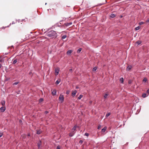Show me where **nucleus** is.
I'll return each instance as SVG.
<instances>
[{
	"label": "nucleus",
	"mask_w": 149,
	"mask_h": 149,
	"mask_svg": "<svg viewBox=\"0 0 149 149\" xmlns=\"http://www.w3.org/2000/svg\"><path fill=\"white\" fill-rule=\"evenodd\" d=\"M140 28V26H138L136 27L135 29V30H139Z\"/></svg>",
	"instance_id": "aec40b11"
},
{
	"label": "nucleus",
	"mask_w": 149,
	"mask_h": 149,
	"mask_svg": "<svg viewBox=\"0 0 149 149\" xmlns=\"http://www.w3.org/2000/svg\"><path fill=\"white\" fill-rule=\"evenodd\" d=\"M83 96V95H80L79 97H78V99L79 100L81 99V98Z\"/></svg>",
	"instance_id": "b1692460"
},
{
	"label": "nucleus",
	"mask_w": 149,
	"mask_h": 149,
	"mask_svg": "<svg viewBox=\"0 0 149 149\" xmlns=\"http://www.w3.org/2000/svg\"><path fill=\"white\" fill-rule=\"evenodd\" d=\"M101 126L100 125H99L97 127V129L99 130L101 128Z\"/></svg>",
	"instance_id": "72a5a7b5"
},
{
	"label": "nucleus",
	"mask_w": 149,
	"mask_h": 149,
	"mask_svg": "<svg viewBox=\"0 0 149 149\" xmlns=\"http://www.w3.org/2000/svg\"><path fill=\"white\" fill-rule=\"evenodd\" d=\"M2 66V65L0 64V68H1Z\"/></svg>",
	"instance_id": "c03bdc74"
},
{
	"label": "nucleus",
	"mask_w": 149,
	"mask_h": 149,
	"mask_svg": "<svg viewBox=\"0 0 149 149\" xmlns=\"http://www.w3.org/2000/svg\"><path fill=\"white\" fill-rule=\"evenodd\" d=\"M56 89H54L52 92V94L53 95H56Z\"/></svg>",
	"instance_id": "39448f33"
},
{
	"label": "nucleus",
	"mask_w": 149,
	"mask_h": 149,
	"mask_svg": "<svg viewBox=\"0 0 149 149\" xmlns=\"http://www.w3.org/2000/svg\"><path fill=\"white\" fill-rule=\"evenodd\" d=\"M59 71V69L58 68H56L55 69V75H58Z\"/></svg>",
	"instance_id": "20e7f679"
},
{
	"label": "nucleus",
	"mask_w": 149,
	"mask_h": 149,
	"mask_svg": "<svg viewBox=\"0 0 149 149\" xmlns=\"http://www.w3.org/2000/svg\"><path fill=\"white\" fill-rule=\"evenodd\" d=\"M41 141H39V142H38V149L40 148V146L41 145Z\"/></svg>",
	"instance_id": "6e6552de"
},
{
	"label": "nucleus",
	"mask_w": 149,
	"mask_h": 149,
	"mask_svg": "<svg viewBox=\"0 0 149 149\" xmlns=\"http://www.w3.org/2000/svg\"><path fill=\"white\" fill-rule=\"evenodd\" d=\"M23 138H25V137H23Z\"/></svg>",
	"instance_id": "8fccbe9b"
},
{
	"label": "nucleus",
	"mask_w": 149,
	"mask_h": 149,
	"mask_svg": "<svg viewBox=\"0 0 149 149\" xmlns=\"http://www.w3.org/2000/svg\"><path fill=\"white\" fill-rule=\"evenodd\" d=\"M60 149V146H57L56 148V149Z\"/></svg>",
	"instance_id": "e433bc0d"
},
{
	"label": "nucleus",
	"mask_w": 149,
	"mask_h": 149,
	"mask_svg": "<svg viewBox=\"0 0 149 149\" xmlns=\"http://www.w3.org/2000/svg\"><path fill=\"white\" fill-rule=\"evenodd\" d=\"M131 68H132V67L131 66H128L126 68V70L127 71H129L130 70H131Z\"/></svg>",
	"instance_id": "9b49d317"
},
{
	"label": "nucleus",
	"mask_w": 149,
	"mask_h": 149,
	"mask_svg": "<svg viewBox=\"0 0 149 149\" xmlns=\"http://www.w3.org/2000/svg\"><path fill=\"white\" fill-rule=\"evenodd\" d=\"M72 71V69H70V71Z\"/></svg>",
	"instance_id": "37998d69"
},
{
	"label": "nucleus",
	"mask_w": 149,
	"mask_h": 149,
	"mask_svg": "<svg viewBox=\"0 0 149 149\" xmlns=\"http://www.w3.org/2000/svg\"><path fill=\"white\" fill-rule=\"evenodd\" d=\"M41 131L40 130L37 131L36 133L37 134H39L41 133Z\"/></svg>",
	"instance_id": "dca6fc26"
},
{
	"label": "nucleus",
	"mask_w": 149,
	"mask_h": 149,
	"mask_svg": "<svg viewBox=\"0 0 149 149\" xmlns=\"http://www.w3.org/2000/svg\"><path fill=\"white\" fill-rule=\"evenodd\" d=\"M111 113H107L106 115V117H108L110 115Z\"/></svg>",
	"instance_id": "393cba45"
},
{
	"label": "nucleus",
	"mask_w": 149,
	"mask_h": 149,
	"mask_svg": "<svg viewBox=\"0 0 149 149\" xmlns=\"http://www.w3.org/2000/svg\"><path fill=\"white\" fill-rule=\"evenodd\" d=\"M144 24V22H140L139 23V24L140 25H141Z\"/></svg>",
	"instance_id": "c85d7f7f"
},
{
	"label": "nucleus",
	"mask_w": 149,
	"mask_h": 149,
	"mask_svg": "<svg viewBox=\"0 0 149 149\" xmlns=\"http://www.w3.org/2000/svg\"><path fill=\"white\" fill-rule=\"evenodd\" d=\"M89 134L88 133H86L85 134V135L87 136H89Z\"/></svg>",
	"instance_id": "2f4dec72"
},
{
	"label": "nucleus",
	"mask_w": 149,
	"mask_h": 149,
	"mask_svg": "<svg viewBox=\"0 0 149 149\" xmlns=\"http://www.w3.org/2000/svg\"><path fill=\"white\" fill-rule=\"evenodd\" d=\"M81 48H79L78 49L77 51V52L78 53H80V52L81 51Z\"/></svg>",
	"instance_id": "412c9836"
},
{
	"label": "nucleus",
	"mask_w": 149,
	"mask_h": 149,
	"mask_svg": "<svg viewBox=\"0 0 149 149\" xmlns=\"http://www.w3.org/2000/svg\"><path fill=\"white\" fill-rule=\"evenodd\" d=\"M47 35L51 38H56L57 36V35L56 32L54 31H49L47 33Z\"/></svg>",
	"instance_id": "f257e3e1"
},
{
	"label": "nucleus",
	"mask_w": 149,
	"mask_h": 149,
	"mask_svg": "<svg viewBox=\"0 0 149 149\" xmlns=\"http://www.w3.org/2000/svg\"><path fill=\"white\" fill-rule=\"evenodd\" d=\"M17 59H15L13 61V64H15L17 63Z\"/></svg>",
	"instance_id": "f3484780"
},
{
	"label": "nucleus",
	"mask_w": 149,
	"mask_h": 149,
	"mask_svg": "<svg viewBox=\"0 0 149 149\" xmlns=\"http://www.w3.org/2000/svg\"><path fill=\"white\" fill-rule=\"evenodd\" d=\"M107 129V127H104L102 129L101 132H104Z\"/></svg>",
	"instance_id": "9d476101"
},
{
	"label": "nucleus",
	"mask_w": 149,
	"mask_h": 149,
	"mask_svg": "<svg viewBox=\"0 0 149 149\" xmlns=\"http://www.w3.org/2000/svg\"><path fill=\"white\" fill-rule=\"evenodd\" d=\"M149 22V19H147L146 21V22Z\"/></svg>",
	"instance_id": "58836bf2"
},
{
	"label": "nucleus",
	"mask_w": 149,
	"mask_h": 149,
	"mask_svg": "<svg viewBox=\"0 0 149 149\" xmlns=\"http://www.w3.org/2000/svg\"><path fill=\"white\" fill-rule=\"evenodd\" d=\"M77 92V91L76 90L72 92V95L73 97H74L76 93Z\"/></svg>",
	"instance_id": "423d86ee"
},
{
	"label": "nucleus",
	"mask_w": 149,
	"mask_h": 149,
	"mask_svg": "<svg viewBox=\"0 0 149 149\" xmlns=\"http://www.w3.org/2000/svg\"><path fill=\"white\" fill-rule=\"evenodd\" d=\"M97 69V68L96 67H95L93 69V71H95Z\"/></svg>",
	"instance_id": "cd10ccee"
},
{
	"label": "nucleus",
	"mask_w": 149,
	"mask_h": 149,
	"mask_svg": "<svg viewBox=\"0 0 149 149\" xmlns=\"http://www.w3.org/2000/svg\"><path fill=\"white\" fill-rule=\"evenodd\" d=\"M147 81V79H146V78H144L143 79V81H144L145 82H146Z\"/></svg>",
	"instance_id": "f704fd0d"
},
{
	"label": "nucleus",
	"mask_w": 149,
	"mask_h": 149,
	"mask_svg": "<svg viewBox=\"0 0 149 149\" xmlns=\"http://www.w3.org/2000/svg\"><path fill=\"white\" fill-rule=\"evenodd\" d=\"M108 95V93H106L104 96V98H106L107 97V96Z\"/></svg>",
	"instance_id": "6ab92c4d"
},
{
	"label": "nucleus",
	"mask_w": 149,
	"mask_h": 149,
	"mask_svg": "<svg viewBox=\"0 0 149 149\" xmlns=\"http://www.w3.org/2000/svg\"><path fill=\"white\" fill-rule=\"evenodd\" d=\"M2 105L4 107H5V101L4 100H2L1 102Z\"/></svg>",
	"instance_id": "0eeeda50"
},
{
	"label": "nucleus",
	"mask_w": 149,
	"mask_h": 149,
	"mask_svg": "<svg viewBox=\"0 0 149 149\" xmlns=\"http://www.w3.org/2000/svg\"><path fill=\"white\" fill-rule=\"evenodd\" d=\"M69 93H70V91H66V94H67V95H68L69 94Z\"/></svg>",
	"instance_id": "4c0bfd02"
},
{
	"label": "nucleus",
	"mask_w": 149,
	"mask_h": 149,
	"mask_svg": "<svg viewBox=\"0 0 149 149\" xmlns=\"http://www.w3.org/2000/svg\"><path fill=\"white\" fill-rule=\"evenodd\" d=\"M6 110L5 107L3 106L0 108V111L1 112H3Z\"/></svg>",
	"instance_id": "7ed1b4c3"
},
{
	"label": "nucleus",
	"mask_w": 149,
	"mask_h": 149,
	"mask_svg": "<svg viewBox=\"0 0 149 149\" xmlns=\"http://www.w3.org/2000/svg\"><path fill=\"white\" fill-rule=\"evenodd\" d=\"M75 133L73 132V131H72V132L70 133L69 134V136L70 137H72L74 136V134Z\"/></svg>",
	"instance_id": "1a4fd4ad"
},
{
	"label": "nucleus",
	"mask_w": 149,
	"mask_h": 149,
	"mask_svg": "<svg viewBox=\"0 0 149 149\" xmlns=\"http://www.w3.org/2000/svg\"><path fill=\"white\" fill-rule=\"evenodd\" d=\"M83 142V141L82 140H81L79 141V143H80L81 144Z\"/></svg>",
	"instance_id": "c9c22d12"
},
{
	"label": "nucleus",
	"mask_w": 149,
	"mask_h": 149,
	"mask_svg": "<svg viewBox=\"0 0 149 149\" xmlns=\"http://www.w3.org/2000/svg\"><path fill=\"white\" fill-rule=\"evenodd\" d=\"M147 92L148 93H149V89H148L147 90Z\"/></svg>",
	"instance_id": "a19ab883"
},
{
	"label": "nucleus",
	"mask_w": 149,
	"mask_h": 149,
	"mask_svg": "<svg viewBox=\"0 0 149 149\" xmlns=\"http://www.w3.org/2000/svg\"><path fill=\"white\" fill-rule=\"evenodd\" d=\"M30 134H28V136H30Z\"/></svg>",
	"instance_id": "09e8293b"
},
{
	"label": "nucleus",
	"mask_w": 149,
	"mask_h": 149,
	"mask_svg": "<svg viewBox=\"0 0 149 149\" xmlns=\"http://www.w3.org/2000/svg\"><path fill=\"white\" fill-rule=\"evenodd\" d=\"M146 93H143L142 95V97L143 98H145V97H146Z\"/></svg>",
	"instance_id": "4be33fe9"
},
{
	"label": "nucleus",
	"mask_w": 149,
	"mask_h": 149,
	"mask_svg": "<svg viewBox=\"0 0 149 149\" xmlns=\"http://www.w3.org/2000/svg\"><path fill=\"white\" fill-rule=\"evenodd\" d=\"M72 52V50H69L67 52V54L68 55H70L71 54V53Z\"/></svg>",
	"instance_id": "f8f14e48"
},
{
	"label": "nucleus",
	"mask_w": 149,
	"mask_h": 149,
	"mask_svg": "<svg viewBox=\"0 0 149 149\" xmlns=\"http://www.w3.org/2000/svg\"><path fill=\"white\" fill-rule=\"evenodd\" d=\"M43 100L42 98H40L39 100V102H41L43 101Z\"/></svg>",
	"instance_id": "473e14b6"
},
{
	"label": "nucleus",
	"mask_w": 149,
	"mask_h": 149,
	"mask_svg": "<svg viewBox=\"0 0 149 149\" xmlns=\"http://www.w3.org/2000/svg\"><path fill=\"white\" fill-rule=\"evenodd\" d=\"M3 133L0 132V137H1L3 135Z\"/></svg>",
	"instance_id": "7c9ffc66"
},
{
	"label": "nucleus",
	"mask_w": 149,
	"mask_h": 149,
	"mask_svg": "<svg viewBox=\"0 0 149 149\" xmlns=\"http://www.w3.org/2000/svg\"><path fill=\"white\" fill-rule=\"evenodd\" d=\"M66 35H63L62 37V38L63 39H64L66 37Z\"/></svg>",
	"instance_id": "bb28decb"
},
{
	"label": "nucleus",
	"mask_w": 149,
	"mask_h": 149,
	"mask_svg": "<svg viewBox=\"0 0 149 149\" xmlns=\"http://www.w3.org/2000/svg\"><path fill=\"white\" fill-rule=\"evenodd\" d=\"M79 87L78 86H76V89H78L79 88Z\"/></svg>",
	"instance_id": "79ce46f5"
},
{
	"label": "nucleus",
	"mask_w": 149,
	"mask_h": 149,
	"mask_svg": "<svg viewBox=\"0 0 149 149\" xmlns=\"http://www.w3.org/2000/svg\"><path fill=\"white\" fill-rule=\"evenodd\" d=\"M45 113H46V114H47V113H48V112L47 111H46L45 112Z\"/></svg>",
	"instance_id": "ea45409f"
},
{
	"label": "nucleus",
	"mask_w": 149,
	"mask_h": 149,
	"mask_svg": "<svg viewBox=\"0 0 149 149\" xmlns=\"http://www.w3.org/2000/svg\"><path fill=\"white\" fill-rule=\"evenodd\" d=\"M116 15L113 13L111 14L110 15V17L111 18H113L115 17Z\"/></svg>",
	"instance_id": "2eb2a0df"
},
{
	"label": "nucleus",
	"mask_w": 149,
	"mask_h": 149,
	"mask_svg": "<svg viewBox=\"0 0 149 149\" xmlns=\"http://www.w3.org/2000/svg\"><path fill=\"white\" fill-rule=\"evenodd\" d=\"M76 128H77V126L75 125L73 127V128L72 130V131H73V132H74V131L76 130Z\"/></svg>",
	"instance_id": "4468645a"
},
{
	"label": "nucleus",
	"mask_w": 149,
	"mask_h": 149,
	"mask_svg": "<svg viewBox=\"0 0 149 149\" xmlns=\"http://www.w3.org/2000/svg\"><path fill=\"white\" fill-rule=\"evenodd\" d=\"M59 100L62 102L64 100V97L63 95L61 94L59 97Z\"/></svg>",
	"instance_id": "f03ea898"
},
{
	"label": "nucleus",
	"mask_w": 149,
	"mask_h": 149,
	"mask_svg": "<svg viewBox=\"0 0 149 149\" xmlns=\"http://www.w3.org/2000/svg\"><path fill=\"white\" fill-rule=\"evenodd\" d=\"M72 24V23L70 22L69 23H67V24H66V26H70V25H71Z\"/></svg>",
	"instance_id": "a878e982"
},
{
	"label": "nucleus",
	"mask_w": 149,
	"mask_h": 149,
	"mask_svg": "<svg viewBox=\"0 0 149 149\" xmlns=\"http://www.w3.org/2000/svg\"><path fill=\"white\" fill-rule=\"evenodd\" d=\"M120 81L121 83H123V77H121V78H120Z\"/></svg>",
	"instance_id": "a211bd4d"
},
{
	"label": "nucleus",
	"mask_w": 149,
	"mask_h": 149,
	"mask_svg": "<svg viewBox=\"0 0 149 149\" xmlns=\"http://www.w3.org/2000/svg\"><path fill=\"white\" fill-rule=\"evenodd\" d=\"M61 81L60 79H58L57 80L56 82V85L58 84Z\"/></svg>",
	"instance_id": "ddd939ff"
},
{
	"label": "nucleus",
	"mask_w": 149,
	"mask_h": 149,
	"mask_svg": "<svg viewBox=\"0 0 149 149\" xmlns=\"http://www.w3.org/2000/svg\"><path fill=\"white\" fill-rule=\"evenodd\" d=\"M19 122H22V120H19Z\"/></svg>",
	"instance_id": "de8ad7c7"
},
{
	"label": "nucleus",
	"mask_w": 149,
	"mask_h": 149,
	"mask_svg": "<svg viewBox=\"0 0 149 149\" xmlns=\"http://www.w3.org/2000/svg\"><path fill=\"white\" fill-rule=\"evenodd\" d=\"M131 81H129V84H131Z\"/></svg>",
	"instance_id": "a18cd8bd"
},
{
	"label": "nucleus",
	"mask_w": 149,
	"mask_h": 149,
	"mask_svg": "<svg viewBox=\"0 0 149 149\" xmlns=\"http://www.w3.org/2000/svg\"><path fill=\"white\" fill-rule=\"evenodd\" d=\"M19 83V82H15L13 83V85H17Z\"/></svg>",
	"instance_id": "c756f323"
},
{
	"label": "nucleus",
	"mask_w": 149,
	"mask_h": 149,
	"mask_svg": "<svg viewBox=\"0 0 149 149\" xmlns=\"http://www.w3.org/2000/svg\"><path fill=\"white\" fill-rule=\"evenodd\" d=\"M2 62V60L0 59V62Z\"/></svg>",
	"instance_id": "49530a36"
},
{
	"label": "nucleus",
	"mask_w": 149,
	"mask_h": 149,
	"mask_svg": "<svg viewBox=\"0 0 149 149\" xmlns=\"http://www.w3.org/2000/svg\"><path fill=\"white\" fill-rule=\"evenodd\" d=\"M141 43V42L140 41H139L136 42V43L138 44V45H140Z\"/></svg>",
	"instance_id": "5701e85b"
}]
</instances>
